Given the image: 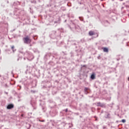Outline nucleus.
Here are the masks:
<instances>
[{
  "label": "nucleus",
  "mask_w": 129,
  "mask_h": 129,
  "mask_svg": "<svg viewBox=\"0 0 129 129\" xmlns=\"http://www.w3.org/2000/svg\"><path fill=\"white\" fill-rule=\"evenodd\" d=\"M64 111H66V112H68V108L66 109Z\"/></svg>",
  "instance_id": "obj_13"
},
{
  "label": "nucleus",
  "mask_w": 129,
  "mask_h": 129,
  "mask_svg": "<svg viewBox=\"0 0 129 129\" xmlns=\"http://www.w3.org/2000/svg\"><path fill=\"white\" fill-rule=\"evenodd\" d=\"M7 109H12V108H14V104H9L7 107Z\"/></svg>",
  "instance_id": "obj_3"
},
{
  "label": "nucleus",
  "mask_w": 129,
  "mask_h": 129,
  "mask_svg": "<svg viewBox=\"0 0 129 129\" xmlns=\"http://www.w3.org/2000/svg\"><path fill=\"white\" fill-rule=\"evenodd\" d=\"M85 94H88V91H85Z\"/></svg>",
  "instance_id": "obj_12"
},
{
  "label": "nucleus",
  "mask_w": 129,
  "mask_h": 129,
  "mask_svg": "<svg viewBox=\"0 0 129 129\" xmlns=\"http://www.w3.org/2000/svg\"><path fill=\"white\" fill-rule=\"evenodd\" d=\"M69 27L71 29V30H73V29H76V25L73 22H72V23H71V25H69Z\"/></svg>",
  "instance_id": "obj_2"
},
{
  "label": "nucleus",
  "mask_w": 129,
  "mask_h": 129,
  "mask_svg": "<svg viewBox=\"0 0 129 129\" xmlns=\"http://www.w3.org/2000/svg\"><path fill=\"white\" fill-rule=\"evenodd\" d=\"M96 35H97L96 37H98V33H96Z\"/></svg>",
  "instance_id": "obj_14"
},
{
  "label": "nucleus",
  "mask_w": 129,
  "mask_h": 129,
  "mask_svg": "<svg viewBox=\"0 0 129 129\" xmlns=\"http://www.w3.org/2000/svg\"><path fill=\"white\" fill-rule=\"evenodd\" d=\"M40 121L43 122L44 121H45V120H40Z\"/></svg>",
  "instance_id": "obj_15"
},
{
  "label": "nucleus",
  "mask_w": 129,
  "mask_h": 129,
  "mask_svg": "<svg viewBox=\"0 0 129 129\" xmlns=\"http://www.w3.org/2000/svg\"><path fill=\"white\" fill-rule=\"evenodd\" d=\"M91 79L93 80L94 79H95V75L94 74H92V75L91 76Z\"/></svg>",
  "instance_id": "obj_7"
},
{
  "label": "nucleus",
  "mask_w": 129,
  "mask_h": 129,
  "mask_svg": "<svg viewBox=\"0 0 129 129\" xmlns=\"http://www.w3.org/2000/svg\"><path fill=\"white\" fill-rule=\"evenodd\" d=\"M96 120H97V119H96Z\"/></svg>",
  "instance_id": "obj_18"
},
{
  "label": "nucleus",
  "mask_w": 129,
  "mask_h": 129,
  "mask_svg": "<svg viewBox=\"0 0 129 129\" xmlns=\"http://www.w3.org/2000/svg\"><path fill=\"white\" fill-rule=\"evenodd\" d=\"M23 41L24 44H31L32 40L29 38V36H26L23 38Z\"/></svg>",
  "instance_id": "obj_1"
},
{
  "label": "nucleus",
  "mask_w": 129,
  "mask_h": 129,
  "mask_svg": "<svg viewBox=\"0 0 129 129\" xmlns=\"http://www.w3.org/2000/svg\"><path fill=\"white\" fill-rule=\"evenodd\" d=\"M79 19L80 21H81L82 22H83V17H79Z\"/></svg>",
  "instance_id": "obj_8"
},
{
  "label": "nucleus",
  "mask_w": 129,
  "mask_h": 129,
  "mask_svg": "<svg viewBox=\"0 0 129 129\" xmlns=\"http://www.w3.org/2000/svg\"><path fill=\"white\" fill-rule=\"evenodd\" d=\"M31 92H35L34 91L31 90Z\"/></svg>",
  "instance_id": "obj_16"
},
{
  "label": "nucleus",
  "mask_w": 129,
  "mask_h": 129,
  "mask_svg": "<svg viewBox=\"0 0 129 129\" xmlns=\"http://www.w3.org/2000/svg\"><path fill=\"white\" fill-rule=\"evenodd\" d=\"M97 106H100L101 107H103L104 106V105L103 104L100 103V102H99L97 103Z\"/></svg>",
  "instance_id": "obj_4"
},
{
  "label": "nucleus",
  "mask_w": 129,
  "mask_h": 129,
  "mask_svg": "<svg viewBox=\"0 0 129 129\" xmlns=\"http://www.w3.org/2000/svg\"><path fill=\"white\" fill-rule=\"evenodd\" d=\"M121 121H122V122H123V123H124V122H125V119H122Z\"/></svg>",
  "instance_id": "obj_10"
},
{
  "label": "nucleus",
  "mask_w": 129,
  "mask_h": 129,
  "mask_svg": "<svg viewBox=\"0 0 129 129\" xmlns=\"http://www.w3.org/2000/svg\"><path fill=\"white\" fill-rule=\"evenodd\" d=\"M11 48L12 49L13 52H15V50H14L15 49V46H12L11 47Z\"/></svg>",
  "instance_id": "obj_9"
},
{
  "label": "nucleus",
  "mask_w": 129,
  "mask_h": 129,
  "mask_svg": "<svg viewBox=\"0 0 129 129\" xmlns=\"http://www.w3.org/2000/svg\"><path fill=\"white\" fill-rule=\"evenodd\" d=\"M94 118H97V117L96 116H94Z\"/></svg>",
  "instance_id": "obj_17"
},
{
  "label": "nucleus",
  "mask_w": 129,
  "mask_h": 129,
  "mask_svg": "<svg viewBox=\"0 0 129 129\" xmlns=\"http://www.w3.org/2000/svg\"><path fill=\"white\" fill-rule=\"evenodd\" d=\"M84 90L85 91H87V90H88V88H85Z\"/></svg>",
  "instance_id": "obj_11"
},
{
  "label": "nucleus",
  "mask_w": 129,
  "mask_h": 129,
  "mask_svg": "<svg viewBox=\"0 0 129 129\" xmlns=\"http://www.w3.org/2000/svg\"><path fill=\"white\" fill-rule=\"evenodd\" d=\"M104 52H106V53H108V48L106 47H103L102 48Z\"/></svg>",
  "instance_id": "obj_6"
},
{
  "label": "nucleus",
  "mask_w": 129,
  "mask_h": 129,
  "mask_svg": "<svg viewBox=\"0 0 129 129\" xmlns=\"http://www.w3.org/2000/svg\"><path fill=\"white\" fill-rule=\"evenodd\" d=\"M89 36H93V35H95V33L92 31H90L89 32Z\"/></svg>",
  "instance_id": "obj_5"
}]
</instances>
